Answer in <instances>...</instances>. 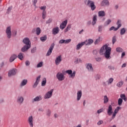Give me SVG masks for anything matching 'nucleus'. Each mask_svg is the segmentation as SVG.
Returning a JSON list of instances; mask_svg holds the SVG:
<instances>
[{
    "mask_svg": "<svg viewBox=\"0 0 127 127\" xmlns=\"http://www.w3.org/2000/svg\"><path fill=\"white\" fill-rule=\"evenodd\" d=\"M11 9H12V7H9L7 9V13H9V12L11 11Z\"/></svg>",
    "mask_w": 127,
    "mask_h": 127,
    "instance_id": "09e8293b",
    "label": "nucleus"
},
{
    "mask_svg": "<svg viewBox=\"0 0 127 127\" xmlns=\"http://www.w3.org/2000/svg\"><path fill=\"white\" fill-rule=\"evenodd\" d=\"M82 43L83 44V45H90V44H89V41L88 40L84 42H82Z\"/></svg>",
    "mask_w": 127,
    "mask_h": 127,
    "instance_id": "ea45409f",
    "label": "nucleus"
},
{
    "mask_svg": "<svg viewBox=\"0 0 127 127\" xmlns=\"http://www.w3.org/2000/svg\"><path fill=\"white\" fill-rule=\"evenodd\" d=\"M107 111L108 116H112L113 114V106L111 105H109Z\"/></svg>",
    "mask_w": 127,
    "mask_h": 127,
    "instance_id": "4468645a",
    "label": "nucleus"
},
{
    "mask_svg": "<svg viewBox=\"0 0 127 127\" xmlns=\"http://www.w3.org/2000/svg\"><path fill=\"white\" fill-rule=\"evenodd\" d=\"M52 22V19H49L48 21H47V23H50Z\"/></svg>",
    "mask_w": 127,
    "mask_h": 127,
    "instance_id": "e2e57ef3",
    "label": "nucleus"
},
{
    "mask_svg": "<svg viewBox=\"0 0 127 127\" xmlns=\"http://www.w3.org/2000/svg\"><path fill=\"white\" fill-rule=\"evenodd\" d=\"M103 3L105 4H109V1L108 0H104L103 1Z\"/></svg>",
    "mask_w": 127,
    "mask_h": 127,
    "instance_id": "5fc2aeb1",
    "label": "nucleus"
},
{
    "mask_svg": "<svg viewBox=\"0 0 127 127\" xmlns=\"http://www.w3.org/2000/svg\"><path fill=\"white\" fill-rule=\"evenodd\" d=\"M126 33V29L125 28H123L121 29L120 34L121 35H124Z\"/></svg>",
    "mask_w": 127,
    "mask_h": 127,
    "instance_id": "473e14b6",
    "label": "nucleus"
},
{
    "mask_svg": "<svg viewBox=\"0 0 127 127\" xmlns=\"http://www.w3.org/2000/svg\"><path fill=\"white\" fill-rule=\"evenodd\" d=\"M27 122L30 127H33V117L32 116L28 117Z\"/></svg>",
    "mask_w": 127,
    "mask_h": 127,
    "instance_id": "9b49d317",
    "label": "nucleus"
},
{
    "mask_svg": "<svg viewBox=\"0 0 127 127\" xmlns=\"http://www.w3.org/2000/svg\"><path fill=\"white\" fill-rule=\"evenodd\" d=\"M106 15V12H104V11H99L98 12V16L100 17H104Z\"/></svg>",
    "mask_w": 127,
    "mask_h": 127,
    "instance_id": "393cba45",
    "label": "nucleus"
},
{
    "mask_svg": "<svg viewBox=\"0 0 127 127\" xmlns=\"http://www.w3.org/2000/svg\"><path fill=\"white\" fill-rule=\"evenodd\" d=\"M85 3L87 6L91 8V10L93 11L96 9V5H95V2L91 0H87Z\"/></svg>",
    "mask_w": 127,
    "mask_h": 127,
    "instance_id": "7ed1b4c3",
    "label": "nucleus"
},
{
    "mask_svg": "<svg viewBox=\"0 0 127 127\" xmlns=\"http://www.w3.org/2000/svg\"><path fill=\"white\" fill-rule=\"evenodd\" d=\"M96 61H97V62H100V61H101L102 60V58H96Z\"/></svg>",
    "mask_w": 127,
    "mask_h": 127,
    "instance_id": "13d9d810",
    "label": "nucleus"
},
{
    "mask_svg": "<svg viewBox=\"0 0 127 127\" xmlns=\"http://www.w3.org/2000/svg\"><path fill=\"white\" fill-rule=\"evenodd\" d=\"M112 51V48L109 47L108 45L106 44L101 48L99 51L100 55H104L106 59H111V52Z\"/></svg>",
    "mask_w": 127,
    "mask_h": 127,
    "instance_id": "f257e3e1",
    "label": "nucleus"
},
{
    "mask_svg": "<svg viewBox=\"0 0 127 127\" xmlns=\"http://www.w3.org/2000/svg\"><path fill=\"white\" fill-rule=\"evenodd\" d=\"M117 52H123L124 50L121 47H118L116 49Z\"/></svg>",
    "mask_w": 127,
    "mask_h": 127,
    "instance_id": "f704fd0d",
    "label": "nucleus"
},
{
    "mask_svg": "<svg viewBox=\"0 0 127 127\" xmlns=\"http://www.w3.org/2000/svg\"><path fill=\"white\" fill-rule=\"evenodd\" d=\"M108 68H109V69H110V70H113H113H114V67L112 66V65L109 66H108Z\"/></svg>",
    "mask_w": 127,
    "mask_h": 127,
    "instance_id": "69168bd1",
    "label": "nucleus"
},
{
    "mask_svg": "<svg viewBox=\"0 0 127 127\" xmlns=\"http://www.w3.org/2000/svg\"><path fill=\"white\" fill-rule=\"evenodd\" d=\"M51 115V111L50 110H48L47 112V115L48 116V117H50Z\"/></svg>",
    "mask_w": 127,
    "mask_h": 127,
    "instance_id": "a18cd8bd",
    "label": "nucleus"
},
{
    "mask_svg": "<svg viewBox=\"0 0 127 127\" xmlns=\"http://www.w3.org/2000/svg\"><path fill=\"white\" fill-rule=\"evenodd\" d=\"M16 58H17V56H16V55H12L10 57L9 62H13V61H14V60H15Z\"/></svg>",
    "mask_w": 127,
    "mask_h": 127,
    "instance_id": "412c9836",
    "label": "nucleus"
},
{
    "mask_svg": "<svg viewBox=\"0 0 127 127\" xmlns=\"http://www.w3.org/2000/svg\"><path fill=\"white\" fill-rule=\"evenodd\" d=\"M41 33V29H40V28L39 27L37 28L36 29V33L37 35H39V34H40Z\"/></svg>",
    "mask_w": 127,
    "mask_h": 127,
    "instance_id": "cd10ccee",
    "label": "nucleus"
},
{
    "mask_svg": "<svg viewBox=\"0 0 127 127\" xmlns=\"http://www.w3.org/2000/svg\"><path fill=\"white\" fill-rule=\"evenodd\" d=\"M68 22V21L67 20H65V21H63L60 25V28L62 30L66 27V25H67V23Z\"/></svg>",
    "mask_w": 127,
    "mask_h": 127,
    "instance_id": "dca6fc26",
    "label": "nucleus"
},
{
    "mask_svg": "<svg viewBox=\"0 0 127 127\" xmlns=\"http://www.w3.org/2000/svg\"><path fill=\"white\" fill-rule=\"evenodd\" d=\"M26 84H27V79H23L21 82L20 86V87H23L24 86H25Z\"/></svg>",
    "mask_w": 127,
    "mask_h": 127,
    "instance_id": "b1692460",
    "label": "nucleus"
},
{
    "mask_svg": "<svg viewBox=\"0 0 127 127\" xmlns=\"http://www.w3.org/2000/svg\"><path fill=\"white\" fill-rule=\"evenodd\" d=\"M46 17V11H43V12H42L43 19H45Z\"/></svg>",
    "mask_w": 127,
    "mask_h": 127,
    "instance_id": "c9c22d12",
    "label": "nucleus"
},
{
    "mask_svg": "<svg viewBox=\"0 0 127 127\" xmlns=\"http://www.w3.org/2000/svg\"><path fill=\"white\" fill-rule=\"evenodd\" d=\"M32 1L34 6H36V3H37V0H33Z\"/></svg>",
    "mask_w": 127,
    "mask_h": 127,
    "instance_id": "864d4df0",
    "label": "nucleus"
},
{
    "mask_svg": "<svg viewBox=\"0 0 127 127\" xmlns=\"http://www.w3.org/2000/svg\"><path fill=\"white\" fill-rule=\"evenodd\" d=\"M46 85V78H45L43 79V80L42 81V86H45Z\"/></svg>",
    "mask_w": 127,
    "mask_h": 127,
    "instance_id": "4c0bfd02",
    "label": "nucleus"
},
{
    "mask_svg": "<svg viewBox=\"0 0 127 127\" xmlns=\"http://www.w3.org/2000/svg\"><path fill=\"white\" fill-rule=\"evenodd\" d=\"M124 56H126V53L125 52L122 53V56H121V58H123L124 57Z\"/></svg>",
    "mask_w": 127,
    "mask_h": 127,
    "instance_id": "680f3d73",
    "label": "nucleus"
},
{
    "mask_svg": "<svg viewBox=\"0 0 127 127\" xmlns=\"http://www.w3.org/2000/svg\"><path fill=\"white\" fill-rule=\"evenodd\" d=\"M6 34L7 38L9 39L11 38V27L10 26L7 27L6 29Z\"/></svg>",
    "mask_w": 127,
    "mask_h": 127,
    "instance_id": "423d86ee",
    "label": "nucleus"
},
{
    "mask_svg": "<svg viewBox=\"0 0 127 127\" xmlns=\"http://www.w3.org/2000/svg\"><path fill=\"white\" fill-rule=\"evenodd\" d=\"M60 44H63V43H65V40H61L59 42Z\"/></svg>",
    "mask_w": 127,
    "mask_h": 127,
    "instance_id": "603ef678",
    "label": "nucleus"
},
{
    "mask_svg": "<svg viewBox=\"0 0 127 127\" xmlns=\"http://www.w3.org/2000/svg\"><path fill=\"white\" fill-rule=\"evenodd\" d=\"M125 67H127V64L126 63L124 64L122 66V68H125Z\"/></svg>",
    "mask_w": 127,
    "mask_h": 127,
    "instance_id": "338daca9",
    "label": "nucleus"
},
{
    "mask_svg": "<svg viewBox=\"0 0 127 127\" xmlns=\"http://www.w3.org/2000/svg\"><path fill=\"white\" fill-rule=\"evenodd\" d=\"M24 101V98L22 96H19L17 98V103L19 104V105H21V104L23 103Z\"/></svg>",
    "mask_w": 127,
    "mask_h": 127,
    "instance_id": "f8f14e48",
    "label": "nucleus"
},
{
    "mask_svg": "<svg viewBox=\"0 0 127 127\" xmlns=\"http://www.w3.org/2000/svg\"><path fill=\"white\" fill-rule=\"evenodd\" d=\"M59 31H60L59 27H56L53 29L52 33L54 35H56V34H58V33H59Z\"/></svg>",
    "mask_w": 127,
    "mask_h": 127,
    "instance_id": "2eb2a0df",
    "label": "nucleus"
},
{
    "mask_svg": "<svg viewBox=\"0 0 127 127\" xmlns=\"http://www.w3.org/2000/svg\"><path fill=\"white\" fill-rule=\"evenodd\" d=\"M65 73H67V74H68V75H70L69 76V78H72V79L75 77V76L76 75V71H73L72 73V70L71 69L66 70Z\"/></svg>",
    "mask_w": 127,
    "mask_h": 127,
    "instance_id": "39448f33",
    "label": "nucleus"
},
{
    "mask_svg": "<svg viewBox=\"0 0 127 127\" xmlns=\"http://www.w3.org/2000/svg\"><path fill=\"white\" fill-rule=\"evenodd\" d=\"M88 40V43L89 44V45H91V44H92V43H93V42H94V41L92 39H89Z\"/></svg>",
    "mask_w": 127,
    "mask_h": 127,
    "instance_id": "8fccbe9b",
    "label": "nucleus"
},
{
    "mask_svg": "<svg viewBox=\"0 0 127 127\" xmlns=\"http://www.w3.org/2000/svg\"><path fill=\"white\" fill-rule=\"evenodd\" d=\"M111 22H112V20L111 19H108L104 23V25H105V26H107V25H109V24H110V23H111Z\"/></svg>",
    "mask_w": 127,
    "mask_h": 127,
    "instance_id": "2f4dec72",
    "label": "nucleus"
},
{
    "mask_svg": "<svg viewBox=\"0 0 127 127\" xmlns=\"http://www.w3.org/2000/svg\"><path fill=\"white\" fill-rule=\"evenodd\" d=\"M53 89L51 90L50 91H48L47 92L45 96H44V99H50L51 97H52V95L53 94Z\"/></svg>",
    "mask_w": 127,
    "mask_h": 127,
    "instance_id": "0eeeda50",
    "label": "nucleus"
},
{
    "mask_svg": "<svg viewBox=\"0 0 127 127\" xmlns=\"http://www.w3.org/2000/svg\"><path fill=\"white\" fill-rule=\"evenodd\" d=\"M103 109H100L97 111V114H101V113H103Z\"/></svg>",
    "mask_w": 127,
    "mask_h": 127,
    "instance_id": "de8ad7c7",
    "label": "nucleus"
},
{
    "mask_svg": "<svg viewBox=\"0 0 127 127\" xmlns=\"http://www.w3.org/2000/svg\"><path fill=\"white\" fill-rule=\"evenodd\" d=\"M82 97V91L79 90L77 93V101H80Z\"/></svg>",
    "mask_w": 127,
    "mask_h": 127,
    "instance_id": "aec40b11",
    "label": "nucleus"
},
{
    "mask_svg": "<svg viewBox=\"0 0 127 127\" xmlns=\"http://www.w3.org/2000/svg\"><path fill=\"white\" fill-rule=\"evenodd\" d=\"M25 65L26 66H29V65H30V63L29 62V61H26Z\"/></svg>",
    "mask_w": 127,
    "mask_h": 127,
    "instance_id": "6e6d98bb",
    "label": "nucleus"
},
{
    "mask_svg": "<svg viewBox=\"0 0 127 127\" xmlns=\"http://www.w3.org/2000/svg\"><path fill=\"white\" fill-rule=\"evenodd\" d=\"M96 22H97V15H95L93 18V21L92 22V25H95Z\"/></svg>",
    "mask_w": 127,
    "mask_h": 127,
    "instance_id": "a878e982",
    "label": "nucleus"
},
{
    "mask_svg": "<svg viewBox=\"0 0 127 127\" xmlns=\"http://www.w3.org/2000/svg\"><path fill=\"white\" fill-rule=\"evenodd\" d=\"M23 42L24 44H26V45L24 46L22 49L21 51L22 52H25L31 47V45L30 43V40H29V39L28 38H25L23 40Z\"/></svg>",
    "mask_w": 127,
    "mask_h": 127,
    "instance_id": "f03ea898",
    "label": "nucleus"
},
{
    "mask_svg": "<svg viewBox=\"0 0 127 127\" xmlns=\"http://www.w3.org/2000/svg\"><path fill=\"white\" fill-rule=\"evenodd\" d=\"M66 28H67L69 30H70V29H71V25H68Z\"/></svg>",
    "mask_w": 127,
    "mask_h": 127,
    "instance_id": "774afa93",
    "label": "nucleus"
},
{
    "mask_svg": "<svg viewBox=\"0 0 127 127\" xmlns=\"http://www.w3.org/2000/svg\"><path fill=\"white\" fill-rule=\"evenodd\" d=\"M104 122L103 121L100 120L97 123L98 126H101V125H103Z\"/></svg>",
    "mask_w": 127,
    "mask_h": 127,
    "instance_id": "49530a36",
    "label": "nucleus"
},
{
    "mask_svg": "<svg viewBox=\"0 0 127 127\" xmlns=\"http://www.w3.org/2000/svg\"><path fill=\"white\" fill-rule=\"evenodd\" d=\"M114 81V78H110L108 81H107L108 84H112L113 83V81Z\"/></svg>",
    "mask_w": 127,
    "mask_h": 127,
    "instance_id": "a19ab883",
    "label": "nucleus"
},
{
    "mask_svg": "<svg viewBox=\"0 0 127 127\" xmlns=\"http://www.w3.org/2000/svg\"><path fill=\"white\" fill-rule=\"evenodd\" d=\"M47 39V36H46V35H45L40 38V40H41L42 42H44L45 41H46Z\"/></svg>",
    "mask_w": 127,
    "mask_h": 127,
    "instance_id": "c85d7f7f",
    "label": "nucleus"
},
{
    "mask_svg": "<svg viewBox=\"0 0 127 127\" xmlns=\"http://www.w3.org/2000/svg\"><path fill=\"white\" fill-rule=\"evenodd\" d=\"M42 100V97L41 95H39L36 96L34 99L32 100V103H34V102H39V101H41Z\"/></svg>",
    "mask_w": 127,
    "mask_h": 127,
    "instance_id": "6ab92c4d",
    "label": "nucleus"
},
{
    "mask_svg": "<svg viewBox=\"0 0 127 127\" xmlns=\"http://www.w3.org/2000/svg\"><path fill=\"white\" fill-rule=\"evenodd\" d=\"M123 84H124V81H121L117 83V87L121 88V87H122L123 86Z\"/></svg>",
    "mask_w": 127,
    "mask_h": 127,
    "instance_id": "7c9ffc66",
    "label": "nucleus"
},
{
    "mask_svg": "<svg viewBox=\"0 0 127 127\" xmlns=\"http://www.w3.org/2000/svg\"><path fill=\"white\" fill-rule=\"evenodd\" d=\"M116 41H117V38H116V36H114L113 37V40H112L113 44H115Z\"/></svg>",
    "mask_w": 127,
    "mask_h": 127,
    "instance_id": "79ce46f5",
    "label": "nucleus"
},
{
    "mask_svg": "<svg viewBox=\"0 0 127 127\" xmlns=\"http://www.w3.org/2000/svg\"><path fill=\"white\" fill-rule=\"evenodd\" d=\"M72 41V39H69L67 40H65V44H68V43H70V42Z\"/></svg>",
    "mask_w": 127,
    "mask_h": 127,
    "instance_id": "37998d69",
    "label": "nucleus"
},
{
    "mask_svg": "<svg viewBox=\"0 0 127 127\" xmlns=\"http://www.w3.org/2000/svg\"><path fill=\"white\" fill-rule=\"evenodd\" d=\"M122 109L121 107H117L116 109H115L114 113L112 114V119L114 120L115 118H116V116H117V114L119 113V111H120Z\"/></svg>",
    "mask_w": 127,
    "mask_h": 127,
    "instance_id": "9d476101",
    "label": "nucleus"
},
{
    "mask_svg": "<svg viewBox=\"0 0 127 127\" xmlns=\"http://www.w3.org/2000/svg\"><path fill=\"white\" fill-rule=\"evenodd\" d=\"M61 61H62V56L60 55L58 57H57L55 60L56 65H59V64L61 63Z\"/></svg>",
    "mask_w": 127,
    "mask_h": 127,
    "instance_id": "ddd939ff",
    "label": "nucleus"
},
{
    "mask_svg": "<svg viewBox=\"0 0 127 127\" xmlns=\"http://www.w3.org/2000/svg\"><path fill=\"white\" fill-rule=\"evenodd\" d=\"M80 61H81V59H77L76 61L75 62V63L78 64V63H80Z\"/></svg>",
    "mask_w": 127,
    "mask_h": 127,
    "instance_id": "bf43d9fd",
    "label": "nucleus"
},
{
    "mask_svg": "<svg viewBox=\"0 0 127 127\" xmlns=\"http://www.w3.org/2000/svg\"><path fill=\"white\" fill-rule=\"evenodd\" d=\"M55 46V44L52 43L51 45V47L49 49V50L46 54V56H50L51 55V53H52V51H53V49H54V47Z\"/></svg>",
    "mask_w": 127,
    "mask_h": 127,
    "instance_id": "1a4fd4ad",
    "label": "nucleus"
},
{
    "mask_svg": "<svg viewBox=\"0 0 127 127\" xmlns=\"http://www.w3.org/2000/svg\"><path fill=\"white\" fill-rule=\"evenodd\" d=\"M102 30H103V27H102L101 26H99L98 27V31H99V32H102Z\"/></svg>",
    "mask_w": 127,
    "mask_h": 127,
    "instance_id": "3c124183",
    "label": "nucleus"
},
{
    "mask_svg": "<svg viewBox=\"0 0 127 127\" xmlns=\"http://www.w3.org/2000/svg\"><path fill=\"white\" fill-rule=\"evenodd\" d=\"M86 68L89 72H93L94 70L92 64H86Z\"/></svg>",
    "mask_w": 127,
    "mask_h": 127,
    "instance_id": "f3484780",
    "label": "nucleus"
},
{
    "mask_svg": "<svg viewBox=\"0 0 127 127\" xmlns=\"http://www.w3.org/2000/svg\"><path fill=\"white\" fill-rule=\"evenodd\" d=\"M18 58L20 59V60H22L23 59V54L22 53H20L18 55Z\"/></svg>",
    "mask_w": 127,
    "mask_h": 127,
    "instance_id": "c756f323",
    "label": "nucleus"
},
{
    "mask_svg": "<svg viewBox=\"0 0 127 127\" xmlns=\"http://www.w3.org/2000/svg\"><path fill=\"white\" fill-rule=\"evenodd\" d=\"M101 41V37H99L96 40V41L94 42V44L96 45L97 44H99L100 43V42Z\"/></svg>",
    "mask_w": 127,
    "mask_h": 127,
    "instance_id": "72a5a7b5",
    "label": "nucleus"
},
{
    "mask_svg": "<svg viewBox=\"0 0 127 127\" xmlns=\"http://www.w3.org/2000/svg\"><path fill=\"white\" fill-rule=\"evenodd\" d=\"M56 77L59 81H63L65 79V75L61 72H59L56 75Z\"/></svg>",
    "mask_w": 127,
    "mask_h": 127,
    "instance_id": "20e7f679",
    "label": "nucleus"
},
{
    "mask_svg": "<svg viewBox=\"0 0 127 127\" xmlns=\"http://www.w3.org/2000/svg\"><path fill=\"white\" fill-rule=\"evenodd\" d=\"M120 97L121 99H123L124 98H126V95L125 94H121Z\"/></svg>",
    "mask_w": 127,
    "mask_h": 127,
    "instance_id": "052dcab7",
    "label": "nucleus"
},
{
    "mask_svg": "<svg viewBox=\"0 0 127 127\" xmlns=\"http://www.w3.org/2000/svg\"><path fill=\"white\" fill-rule=\"evenodd\" d=\"M16 33H17V32L16 31L14 30L12 32V36H15V35H16Z\"/></svg>",
    "mask_w": 127,
    "mask_h": 127,
    "instance_id": "4d7b16f0",
    "label": "nucleus"
},
{
    "mask_svg": "<svg viewBox=\"0 0 127 127\" xmlns=\"http://www.w3.org/2000/svg\"><path fill=\"white\" fill-rule=\"evenodd\" d=\"M16 72H17V69L16 68H13L9 70L8 72V77H11V76H14L16 74Z\"/></svg>",
    "mask_w": 127,
    "mask_h": 127,
    "instance_id": "6e6552de",
    "label": "nucleus"
},
{
    "mask_svg": "<svg viewBox=\"0 0 127 127\" xmlns=\"http://www.w3.org/2000/svg\"><path fill=\"white\" fill-rule=\"evenodd\" d=\"M41 78V75H39L37 77L36 82H35L34 84L33 85V88H36L37 85L39 83V81L40 80V78Z\"/></svg>",
    "mask_w": 127,
    "mask_h": 127,
    "instance_id": "a211bd4d",
    "label": "nucleus"
},
{
    "mask_svg": "<svg viewBox=\"0 0 127 127\" xmlns=\"http://www.w3.org/2000/svg\"><path fill=\"white\" fill-rule=\"evenodd\" d=\"M122 104H123V99L121 98H119L118 100V105L119 106H122Z\"/></svg>",
    "mask_w": 127,
    "mask_h": 127,
    "instance_id": "58836bf2",
    "label": "nucleus"
},
{
    "mask_svg": "<svg viewBox=\"0 0 127 127\" xmlns=\"http://www.w3.org/2000/svg\"><path fill=\"white\" fill-rule=\"evenodd\" d=\"M107 103H109V98L107 95H105L104 98V104H107Z\"/></svg>",
    "mask_w": 127,
    "mask_h": 127,
    "instance_id": "bb28decb",
    "label": "nucleus"
},
{
    "mask_svg": "<svg viewBox=\"0 0 127 127\" xmlns=\"http://www.w3.org/2000/svg\"><path fill=\"white\" fill-rule=\"evenodd\" d=\"M43 66V62H41L37 65V68H40V67H42Z\"/></svg>",
    "mask_w": 127,
    "mask_h": 127,
    "instance_id": "e433bc0d",
    "label": "nucleus"
},
{
    "mask_svg": "<svg viewBox=\"0 0 127 127\" xmlns=\"http://www.w3.org/2000/svg\"><path fill=\"white\" fill-rule=\"evenodd\" d=\"M115 29H116V28H115V27H114V26H112V27H111L110 28V31L114 30V31H115Z\"/></svg>",
    "mask_w": 127,
    "mask_h": 127,
    "instance_id": "0e129e2a",
    "label": "nucleus"
},
{
    "mask_svg": "<svg viewBox=\"0 0 127 127\" xmlns=\"http://www.w3.org/2000/svg\"><path fill=\"white\" fill-rule=\"evenodd\" d=\"M84 45V44H83V42L78 43L76 46V50H80L81 49V47H83Z\"/></svg>",
    "mask_w": 127,
    "mask_h": 127,
    "instance_id": "5701e85b",
    "label": "nucleus"
},
{
    "mask_svg": "<svg viewBox=\"0 0 127 127\" xmlns=\"http://www.w3.org/2000/svg\"><path fill=\"white\" fill-rule=\"evenodd\" d=\"M40 9L43 10V11H45V10L46 9V6H43L40 7Z\"/></svg>",
    "mask_w": 127,
    "mask_h": 127,
    "instance_id": "c03bdc74",
    "label": "nucleus"
},
{
    "mask_svg": "<svg viewBox=\"0 0 127 127\" xmlns=\"http://www.w3.org/2000/svg\"><path fill=\"white\" fill-rule=\"evenodd\" d=\"M117 24L118 25V27L115 29L114 30L115 31H117V30H118V29H119V28L122 26V21H121V20H118L117 22Z\"/></svg>",
    "mask_w": 127,
    "mask_h": 127,
    "instance_id": "4be33fe9",
    "label": "nucleus"
}]
</instances>
